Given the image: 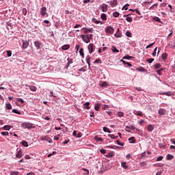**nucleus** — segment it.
<instances>
[{
  "mask_svg": "<svg viewBox=\"0 0 175 175\" xmlns=\"http://www.w3.org/2000/svg\"><path fill=\"white\" fill-rule=\"evenodd\" d=\"M92 34L81 35V38L85 43H90V42H91V39H92Z\"/></svg>",
  "mask_w": 175,
  "mask_h": 175,
  "instance_id": "1",
  "label": "nucleus"
},
{
  "mask_svg": "<svg viewBox=\"0 0 175 175\" xmlns=\"http://www.w3.org/2000/svg\"><path fill=\"white\" fill-rule=\"evenodd\" d=\"M22 128L24 129H33L35 126L32 123L24 122L21 124Z\"/></svg>",
  "mask_w": 175,
  "mask_h": 175,
  "instance_id": "2",
  "label": "nucleus"
},
{
  "mask_svg": "<svg viewBox=\"0 0 175 175\" xmlns=\"http://www.w3.org/2000/svg\"><path fill=\"white\" fill-rule=\"evenodd\" d=\"M47 8H46V7H42L40 9V13L41 14V16H42L43 17H49V14H47Z\"/></svg>",
  "mask_w": 175,
  "mask_h": 175,
  "instance_id": "3",
  "label": "nucleus"
},
{
  "mask_svg": "<svg viewBox=\"0 0 175 175\" xmlns=\"http://www.w3.org/2000/svg\"><path fill=\"white\" fill-rule=\"evenodd\" d=\"M103 165L105 167L107 170H110V160L109 159H105L103 161Z\"/></svg>",
  "mask_w": 175,
  "mask_h": 175,
  "instance_id": "4",
  "label": "nucleus"
},
{
  "mask_svg": "<svg viewBox=\"0 0 175 175\" xmlns=\"http://www.w3.org/2000/svg\"><path fill=\"white\" fill-rule=\"evenodd\" d=\"M88 51H89V53L90 54H92V53H94V51H95V47L94 46V44L92 43H90L89 45H88Z\"/></svg>",
  "mask_w": 175,
  "mask_h": 175,
  "instance_id": "5",
  "label": "nucleus"
},
{
  "mask_svg": "<svg viewBox=\"0 0 175 175\" xmlns=\"http://www.w3.org/2000/svg\"><path fill=\"white\" fill-rule=\"evenodd\" d=\"M25 87H29V90H31L33 92H36V90H38V88L33 85H25Z\"/></svg>",
  "mask_w": 175,
  "mask_h": 175,
  "instance_id": "6",
  "label": "nucleus"
},
{
  "mask_svg": "<svg viewBox=\"0 0 175 175\" xmlns=\"http://www.w3.org/2000/svg\"><path fill=\"white\" fill-rule=\"evenodd\" d=\"M12 128H13L12 125H5L1 129H3V131H10Z\"/></svg>",
  "mask_w": 175,
  "mask_h": 175,
  "instance_id": "7",
  "label": "nucleus"
},
{
  "mask_svg": "<svg viewBox=\"0 0 175 175\" xmlns=\"http://www.w3.org/2000/svg\"><path fill=\"white\" fill-rule=\"evenodd\" d=\"M34 46L36 47L37 50H39V49H40V46H42V42L36 41L34 42Z\"/></svg>",
  "mask_w": 175,
  "mask_h": 175,
  "instance_id": "8",
  "label": "nucleus"
},
{
  "mask_svg": "<svg viewBox=\"0 0 175 175\" xmlns=\"http://www.w3.org/2000/svg\"><path fill=\"white\" fill-rule=\"evenodd\" d=\"M16 158H23V150H19L16 154Z\"/></svg>",
  "mask_w": 175,
  "mask_h": 175,
  "instance_id": "9",
  "label": "nucleus"
},
{
  "mask_svg": "<svg viewBox=\"0 0 175 175\" xmlns=\"http://www.w3.org/2000/svg\"><path fill=\"white\" fill-rule=\"evenodd\" d=\"M83 29L84 33H90V32L92 33V31H94V29L92 28H90V29L83 28Z\"/></svg>",
  "mask_w": 175,
  "mask_h": 175,
  "instance_id": "10",
  "label": "nucleus"
},
{
  "mask_svg": "<svg viewBox=\"0 0 175 175\" xmlns=\"http://www.w3.org/2000/svg\"><path fill=\"white\" fill-rule=\"evenodd\" d=\"M29 46V42L28 41H23V48L27 49Z\"/></svg>",
  "mask_w": 175,
  "mask_h": 175,
  "instance_id": "11",
  "label": "nucleus"
},
{
  "mask_svg": "<svg viewBox=\"0 0 175 175\" xmlns=\"http://www.w3.org/2000/svg\"><path fill=\"white\" fill-rule=\"evenodd\" d=\"M165 113H166V111L165 109H159V116H165Z\"/></svg>",
  "mask_w": 175,
  "mask_h": 175,
  "instance_id": "12",
  "label": "nucleus"
},
{
  "mask_svg": "<svg viewBox=\"0 0 175 175\" xmlns=\"http://www.w3.org/2000/svg\"><path fill=\"white\" fill-rule=\"evenodd\" d=\"M69 49H70V45L69 44H65L64 46H62V50H69Z\"/></svg>",
  "mask_w": 175,
  "mask_h": 175,
  "instance_id": "13",
  "label": "nucleus"
},
{
  "mask_svg": "<svg viewBox=\"0 0 175 175\" xmlns=\"http://www.w3.org/2000/svg\"><path fill=\"white\" fill-rule=\"evenodd\" d=\"M136 70H137V72H147V69L144 68V67L136 68Z\"/></svg>",
  "mask_w": 175,
  "mask_h": 175,
  "instance_id": "14",
  "label": "nucleus"
},
{
  "mask_svg": "<svg viewBox=\"0 0 175 175\" xmlns=\"http://www.w3.org/2000/svg\"><path fill=\"white\" fill-rule=\"evenodd\" d=\"M148 131L149 132H152L154 131V126H152V124H149L148 126Z\"/></svg>",
  "mask_w": 175,
  "mask_h": 175,
  "instance_id": "15",
  "label": "nucleus"
},
{
  "mask_svg": "<svg viewBox=\"0 0 175 175\" xmlns=\"http://www.w3.org/2000/svg\"><path fill=\"white\" fill-rule=\"evenodd\" d=\"M129 142L131 144L136 143V139H135V137H131L129 139Z\"/></svg>",
  "mask_w": 175,
  "mask_h": 175,
  "instance_id": "16",
  "label": "nucleus"
},
{
  "mask_svg": "<svg viewBox=\"0 0 175 175\" xmlns=\"http://www.w3.org/2000/svg\"><path fill=\"white\" fill-rule=\"evenodd\" d=\"M161 57L162 59H163L164 61H166V59H167V53H164L161 55Z\"/></svg>",
  "mask_w": 175,
  "mask_h": 175,
  "instance_id": "17",
  "label": "nucleus"
},
{
  "mask_svg": "<svg viewBox=\"0 0 175 175\" xmlns=\"http://www.w3.org/2000/svg\"><path fill=\"white\" fill-rule=\"evenodd\" d=\"M85 106V109H86V110H90V102H87L85 104H83Z\"/></svg>",
  "mask_w": 175,
  "mask_h": 175,
  "instance_id": "18",
  "label": "nucleus"
},
{
  "mask_svg": "<svg viewBox=\"0 0 175 175\" xmlns=\"http://www.w3.org/2000/svg\"><path fill=\"white\" fill-rule=\"evenodd\" d=\"M118 3L117 0H113V1H111V6H117Z\"/></svg>",
  "mask_w": 175,
  "mask_h": 175,
  "instance_id": "19",
  "label": "nucleus"
},
{
  "mask_svg": "<svg viewBox=\"0 0 175 175\" xmlns=\"http://www.w3.org/2000/svg\"><path fill=\"white\" fill-rule=\"evenodd\" d=\"M122 167H123V169H128V165H126V162H123L122 163Z\"/></svg>",
  "mask_w": 175,
  "mask_h": 175,
  "instance_id": "20",
  "label": "nucleus"
},
{
  "mask_svg": "<svg viewBox=\"0 0 175 175\" xmlns=\"http://www.w3.org/2000/svg\"><path fill=\"white\" fill-rule=\"evenodd\" d=\"M126 36H128V38H132V32H131L130 31H126Z\"/></svg>",
  "mask_w": 175,
  "mask_h": 175,
  "instance_id": "21",
  "label": "nucleus"
},
{
  "mask_svg": "<svg viewBox=\"0 0 175 175\" xmlns=\"http://www.w3.org/2000/svg\"><path fill=\"white\" fill-rule=\"evenodd\" d=\"M135 116H139L140 117H143V112L141 111H137L135 113Z\"/></svg>",
  "mask_w": 175,
  "mask_h": 175,
  "instance_id": "22",
  "label": "nucleus"
},
{
  "mask_svg": "<svg viewBox=\"0 0 175 175\" xmlns=\"http://www.w3.org/2000/svg\"><path fill=\"white\" fill-rule=\"evenodd\" d=\"M94 109L96 110V111H99V109H100V105L95 104Z\"/></svg>",
  "mask_w": 175,
  "mask_h": 175,
  "instance_id": "23",
  "label": "nucleus"
},
{
  "mask_svg": "<svg viewBox=\"0 0 175 175\" xmlns=\"http://www.w3.org/2000/svg\"><path fill=\"white\" fill-rule=\"evenodd\" d=\"M92 23H95V24H99L100 23V21L96 20V18H93L92 19Z\"/></svg>",
  "mask_w": 175,
  "mask_h": 175,
  "instance_id": "24",
  "label": "nucleus"
},
{
  "mask_svg": "<svg viewBox=\"0 0 175 175\" xmlns=\"http://www.w3.org/2000/svg\"><path fill=\"white\" fill-rule=\"evenodd\" d=\"M111 50L113 53H120V51L118 49H117V48H116V46H112Z\"/></svg>",
  "mask_w": 175,
  "mask_h": 175,
  "instance_id": "25",
  "label": "nucleus"
},
{
  "mask_svg": "<svg viewBox=\"0 0 175 175\" xmlns=\"http://www.w3.org/2000/svg\"><path fill=\"white\" fill-rule=\"evenodd\" d=\"M83 174H85V175H88L90 174V170L85 169V168H83Z\"/></svg>",
  "mask_w": 175,
  "mask_h": 175,
  "instance_id": "26",
  "label": "nucleus"
},
{
  "mask_svg": "<svg viewBox=\"0 0 175 175\" xmlns=\"http://www.w3.org/2000/svg\"><path fill=\"white\" fill-rule=\"evenodd\" d=\"M147 165V163H146V161H142L139 163V166H141V167H144V166Z\"/></svg>",
  "mask_w": 175,
  "mask_h": 175,
  "instance_id": "27",
  "label": "nucleus"
},
{
  "mask_svg": "<svg viewBox=\"0 0 175 175\" xmlns=\"http://www.w3.org/2000/svg\"><path fill=\"white\" fill-rule=\"evenodd\" d=\"M21 144L23 146V147H28V142H27V141L22 142Z\"/></svg>",
  "mask_w": 175,
  "mask_h": 175,
  "instance_id": "28",
  "label": "nucleus"
},
{
  "mask_svg": "<svg viewBox=\"0 0 175 175\" xmlns=\"http://www.w3.org/2000/svg\"><path fill=\"white\" fill-rule=\"evenodd\" d=\"M174 158V157L173 155H172V154H167V159L168 161H170L171 159H173Z\"/></svg>",
  "mask_w": 175,
  "mask_h": 175,
  "instance_id": "29",
  "label": "nucleus"
},
{
  "mask_svg": "<svg viewBox=\"0 0 175 175\" xmlns=\"http://www.w3.org/2000/svg\"><path fill=\"white\" fill-rule=\"evenodd\" d=\"M95 140H96V142H103V139H102V137H99L98 136L95 137Z\"/></svg>",
  "mask_w": 175,
  "mask_h": 175,
  "instance_id": "30",
  "label": "nucleus"
},
{
  "mask_svg": "<svg viewBox=\"0 0 175 175\" xmlns=\"http://www.w3.org/2000/svg\"><path fill=\"white\" fill-rule=\"evenodd\" d=\"M84 49H83V48H81L80 50H79V53H80V55H81V57H84Z\"/></svg>",
  "mask_w": 175,
  "mask_h": 175,
  "instance_id": "31",
  "label": "nucleus"
},
{
  "mask_svg": "<svg viewBox=\"0 0 175 175\" xmlns=\"http://www.w3.org/2000/svg\"><path fill=\"white\" fill-rule=\"evenodd\" d=\"M5 106L8 110H12V104L11 103H8L5 105Z\"/></svg>",
  "mask_w": 175,
  "mask_h": 175,
  "instance_id": "32",
  "label": "nucleus"
},
{
  "mask_svg": "<svg viewBox=\"0 0 175 175\" xmlns=\"http://www.w3.org/2000/svg\"><path fill=\"white\" fill-rule=\"evenodd\" d=\"M126 21H128V23H131V21H133V18L132 17L130 16H127L126 18Z\"/></svg>",
  "mask_w": 175,
  "mask_h": 175,
  "instance_id": "33",
  "label": "nucleus"
},
{
  "mask_svg": "<svg viewBox=\"0 0 175 175\" xmlns=\"http://www.w3.org/2000/svg\"><path fill=\"white\" fill-rule=\"evenodd\" d=\"M163 95H166L167 96H172V92H163Z\"/></svg>",
  "mask_w": 175,
  "mask_h": 175,
  "instance_id": "34",
  "label": "nucleus"
},
{
  "mask_svg": "<svg viewBox=\"0 0 175 175\" xmlns=\"http://www.w3.org/2000/svg\"><path fill=\"white\" fill-rule=\"evenodd\" d=\"M153 20H154L155 21H157V23H161V18H159V17H157V16L153 17Z\"/></svg>",
  "mask_w": 175,
  "mask_h": 175,
  "instance_id": "35",
  "label": "nucleus"
},
{
  "mask_svg": "<svg viewBox=\"0 0 175 175\" xmlns=\"http://www.w3.org/2000/svg\"><path fill=\"white\" fill-rule=\"evenodd\" d=\"M132 58H133V57L126 55L123 57V59H132Z\"/></svg>",
  "mask_w": 175,
  "mask_h": 175,
  "instance_id": "36",
  "label": "nucleus"
},
{
  "mask_svg": "<svg viewBox=\"0 0 175 175\" xmlns=\"http://www.w3.org/2000/svg\"><path fill=\"white\" fill-rule=\"evenodd\" d=\"M113 17H119L120 14L118 12H115L113 13Z\"/></svg>",
  "mask_w": 175,
  "mask_h": 175,
  "instance_id": "37",
  "label": "nucleus"
},
{
  "mask_svg": "<svg viewBox=\"0 0 175 175\" xmlns=\"http://www.w3.org/2000/svg\"><path fill=\"white\" fill-rule=\"evenodd\" d=\"M118 117H124V112H122V111L118 112Z\"/></svg>",
  "mask_w": 175,
  "mask_h": 175,
  "instance_id": "38",
  "label": "nucleus"
},
{
  "mask_svg": "<svg viewBox=\"0 0 175 175\" xmlns=\"http://www.w3.org/2000/svg\"><path fill=\"white\" fill-rule=\"evenodd\" d=\"M12 113L15 114H21V112L18 111L17 109H12Z\"/></svg>",
  "mask_w": 175,
  "mask_h": 175,
  "instance_id": "39",
  "label": "nucleus"
},
{
  "mask_svg": "<svg viewBox=\"0 0 175 175\" xmlns=\"http://www.w3.org/2000/svg\"><path fill=\"white\" fill-rule=\"evenodd\" d=\"M154 44H155V42H153L152 44H150L149 45H148L146 47V49L147 50V49H150L151 47H152L154 46Z\"/></svg>",
  "mask_w": 175,
  "mask_h": 175,
  "instance_id": "40",
  "label": "nucleus"
},
{
  "mask_svg": "<svg viewBox=\"0 0 175 175\" xmlns=\"http://www.w3.org/2000/svg\"><path fill=\"white\" fill-rule=\"evenodd\" d=\"M105 32L107 33V35H110V27H108L107 29H105Z\"/></svg>",
  "mask_w": 175,
  "mask_h": 175,
  "instance_id": "41",
  "label": "nucleus"
},
{
  "mask_svg": "<svg viewBox=\"0 0 175 175\" xmlns=\"http://www.w3.org/2000/svg\"><path fill=\"white\" fill-rule=\"evenodd\" d=\"M104 132H108V133H110V129L107 127H103Z\"/></svg>",
  "mask_w": 175,
  "mask_h": 175,
  "instance_id": "42",
  "label": "nucleus"
},
{
  "mask_svg": "<svg viewBox=\"0 0 175 175\" xmlns=\"http://www.w3.org/2000/svg\"><path fill=\"white\" fill-rule=\"evenodd\" d=\"M161 68V64H156L154 65V69H159Z\"/></svg>",
  "mask_w": 175,
  "mask_h": 175,
  "instance_id": "43",
  "label": "nucleus"
},
{
  "mask_svg": "<svg viewBox=\"0 0 175 175\" xmlns=\"http://www.w3.org/2000/svg\"><path fill=\"white\" fill-rule=\"evenodd\" d=\"M1 135L3 136H9V132L5 131V132H1Z\"/></svg>",
  "mask_w": 175,
  "mask_h": 175,
  "instance_id": "44",
  "label": "nucleus"
},
{
  "mask_svg": "<svg viewBox=\"0 0 175 175\" xmlns=\"http://www.w3.org/2000/svg\"><path fill=\"white\" fill-rule=\"evenodd\" d=\"M114 36L116 38H121L122 35H121V33H116L114 34Z\"/></svg>",
  "mask_w": 175,
  "mask_h": 175,
  "instance_id": "45",
  "label": "nucleus"
},
{
  "mask_svg": "<svg viewBox=\"0 0 175 175\" xmlns=\"http://www.w3.org/2000/svg\"><path fill=\"white\" fill-rule=\"evenodd\" d=\"M128 6H129V4L126 3L124 6H123L122 10H128Z\"/></svg>",
  "mask_w": 175,
  "mask_h": 175,
  "instance_id": "46",
  "label": "nucleus"
},
{
  "mask_svg": "<svg viewBox=\"0 0 175 175\" xmlns=\"http://www.w3.org/2000/svg\"><path fill=\"white\" fill-rule=\"evenodd\" d=\"M100 62H102V60H100V59H96L94 64H100Z\"/></svg>",
  "mask_w": 175,
  "mask_h": 175,
  "instance_id": "47",
  "label": "nucleus"
},
{
  "mask_svg": "<svg viewBox=\"0 0 175 175\" xmlns=\"http://www.w3.org/2000/svg\"><path fill=\"white\" fill-rule=\"evenodd\" d=\"M158 6V3L153 4L150 8L149 10H154V7Z\"/></svg>",
  "mask_w": 175,
  "mask_h": 175,
  "instance_id": "48",
  "label": "nucleus"
},
{
  "mask_svg": "<svg viewBox=\"0 0 175 175\" xmlns=\"http://www.w3.org/2000/svg\"><path fill=\"white\" fill-rule=\"evenodd\" d=\"M117 144H118V146H122V147H124V143L120 142V140H117Z\"/></svg>",
  "mask_w": 175,
  "mask_h": 175,
  "instance_id": "49",
  "label": "nucleus"
},
{
  "mask_svg": "<svg viewBox=\"0 0 175 175\" xmlns=\"http://www.w3.org/2000/svg\"><path fill=\"white\" fill-rule=\"evenodd\" d=\"M146 61L149 64H152V62H154V58L148 59Z\"/></svg>",
  "mask_w": 175,
  "mask_h": 175,
  "instance_id": "50",
  "label": "nucleus"
},
{
  "mask_svg": "<svg viewBox=\"0 0 175 175\" xmlns=\"http://www.w3.org/2000/svg\"><path fill=\"white\" fill-rule=\"evenodd\" d=\"M146 157H147V152H144L142 153V158H146Z\"/></svg>",
  "mask_w": 175,
  "mask_h": 175,
  "instance_id": "51",
  "label": "nucleus"
},
{
  "mask_svg": "<svg viewBox=\"0 0 175 175\" xmlns=\"http://www.w3.org/2000/svg\"><path fill=\"white\" fill-rule=\"evenodd\" d=\"M162 159H163V157L162 156H160L157 159L156 161L157 162H159V161H162Z\"/></svg>",
  "mask_w": 175,
  "mask_h": 175,
  "instance_id": "52",
  "label": "nucleus"
},
{
  "mask_svg": "<svg viewBox=\"0 0 175 175\" xmlns=\"http://www.w3.org/2000/svg\"><path fill=\"white\" fill-rule=\"evenodd\" d=\"M7 55L8 57H12V51H8Z\"/></svg>",
  "mask_w": 175,
  "mask_h": 175,
  "instance_id": "53",
  "label": "nucleus"
},
{
  "mask_svg": "<svg viewBox=\"0 0 175 175\" xmlns=\"http://www.w3.org/2000/svg\"><path fill=\"white\" fill-rule=\"evenodd\" d=\"M68 64L70 65V64H73V60H72V59H69V57L68 58Z\"/></svg>",
  "mask_w": 175,
  "mask_h": 175,
  "instance_id": "54",
  "label": "nucleus"
},
{
  "mask_svg": "<svg viewBox=\"0 0 175 175\" xmlns=\"http://www.w3.org/2000/svg\"><path fill=\"white\" fill-rule=\"evenodd\" d=\"M17 101L21 102V103H24V100H23V98H17Z\"/></svg>",
  "mask_w": 175,
  "mask_h": 175,
  "instance_id": "55",
  "label": "nucleus"
},
{
  "mask_svg": "<svg viewBox=\"0 0 175 175\" xmlns=\"http://www.w3.org/2000/svg\"><path fill=\"white\" fill-rule=\"evenodd\" d=\"M134 12H135L137 14H139V16H142V13L140 11H139V10H134Z\"/></svg>",
  "mask_w": 175,
  "mask_h": 175,
  "instance_id": "56",
  "label": "nucleus"
},
{
  "mask_svg": "<svg viewBox=\"0 0 175 175\" xmlns=\"http://www.w3.org/2000/svg\"><path fill=\"white\" fill-rule=\"evenodd\" d=\"M50 94H51L49 95V96H53V98H57V96H55V94H54L52 91L50 92Z\"/></svg>",
  "mask_w": 175,
  "mask_h": 175,
  "instance_id": "57",
  "label": "nucleus"
},
{
  "mask_svg": "<svg viewBox=\"0 0 175 175\" xmlns=\"http://www.w3.org/2000/svg\"><path fill=\"white\" fill-rule=\"evenodd\" d=\"M90 59H91V57L87 56V57H86V61H87V63H88V64H90Z\"/></svg>",
  "mask_w": 175,
  "mask_h": 175,
  "instance_id": "58",
  "label": "nucleus"
},
{
  "mask_svg": "<svg viewBox=\"0 0 175 175\" xmlns=\"http://www.w3.org/2000/svg\"><path fill=\"white\" fill-rule=\"evenodd\" d=\"M101 18H102V20H106V14H103L101 15Z\"/></svg>",
  "mask_w": 175,
  "mask_h": 175,
  "instance_id": "59",
  "label": "nucleus"
},
{
  "mask_svg": "<svg viewBox=\"0 0 175 175\" xmlns=\"http://www.w3.org/2000/svg\"><path fill=\"white\" fill-rule=\"evenodd\" d=\"M110 137L111 138V139H117V137H118V136H116V135H110Z\"/></svg>",
  "mask_w": 175,
  "mask_h": 175,
  "instance_id": "60",
  "label": "nucleus"
},
{
  "mask_svg": "<svg viewBox=\"0 0 175 175\" xmlns=\"http://www.w3.org/2000/svg\"><path fill=\"white\" fill-rule=\"evenodd\" d=\"M10 175H18V172H12Z\"/></svg>",
  "mask_w": 175,
  "mask_h": 175,
  "instance_id": "61",
  "label": "nucleus"
},
{
  "mask_svg": "<svg viewBox=\"0 0 175 175\" xmlns=\"http://www.w3.org/2000/svg\"><path fill=\"white\" fill-rule=\"evenodd\" d=\"M107 83L106 82H103L102 84H101V87H107Z\"/></svg>",
  "mask_w": 175,
  "mask_h": 175,
  "instance_id": "62",
  "label": "nucleus"
},
{
  "mask_svg": "<svg viewBox=\"0 0 175 175\" xmlns=\"http://www.w3.org/2000/svg\"><path fill=\"white\" fill-rule=\"evenodd\" d=\"M100 151L101 154H106V150H105V149H101Z\"/></svg>",
  "mask_w": 175,
  "mask_h": 175,
  "instance_id": "63",
  "label": "nucleus"
},
{
  "mask_svg": "<svg viewBox=\"0 0 175 175\" xmlns=\"http://www.w3.org/2000/svg\"><path fill=\"white\" fill-rule=\"evenodd\" d=\"M27 175H35V173L29 172V173H27Z\"/></svg>",
  "mask_w": 175,
  "mask_h": 175,
  "instance_id": "64",
  "label": "nucleus"
}]
</instances>
